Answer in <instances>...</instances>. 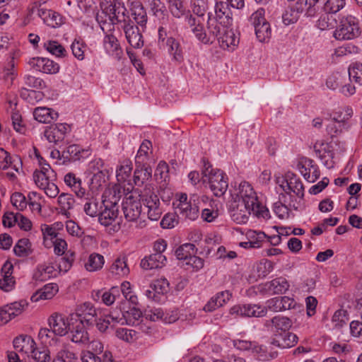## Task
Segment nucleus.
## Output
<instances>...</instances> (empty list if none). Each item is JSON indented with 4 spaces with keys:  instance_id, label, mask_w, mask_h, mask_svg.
I'll use <instances>...</instances> for the list:
<instances>
[{
    "instance_id": "nucleus-9",
    "label": "nucleus",
    "mask_w": 362,
    "mask_h": 362,
    "mask_svg": "<svg viewBox=\"0 0 362 362\" xmlns=\"http://www.w3.org/2000/svg\"><path fill=\"white\" fill-rule=\"evenodd\" d=\"M123 30L125 37L132 47L134 49H141L143 47L144 40L142 32H144V28L141 30L138 26L133 23H128L124 24Z\"/></svg>"
},
{
    "instance_id": "nucleus-15",
    "label": "nucleus",
    "mask_w": 362,
    "mask_h": 362,
    "mask_svg": "<svg viewBox=\"0 0 362 362\" xmlns=\"http://www.w3.org/2000/svg\"><path fill=\"white\" fill-rule=\"evenodd\" d=\"M25 306H27V303L23 300L6 305L0 310V320L3 323L8 322L12 318L20 315Z\"/></svg>"
},
{
    "instance_id": "nucleus-60",
    "label": "nucleus",
    "mask_w": 362,
    "mask_h": 362,
    "mask_svg": "<svg viewBox=\"0 0 362 362\" xmlns=\"http://www.w3.org/2000/svg\"><path fill=\"white\" fill-rule=\"evenodd\" d=\"M253 269L255 270L257 277H264L272 271V262L268 260L260 262L253 267Z\"/></svg>"
},
{
    "instance_id": "nucleus-26",
    "label": "nucleus",
    "mask_w": 362,
    "mask_h": 362,
    "mask_svg": "<svg viewBox=\"0 0 362 362\" xmlns=\"http://www.w3.org/2000/svg\"><path fill=\"white\" fill-rule=\"evenodd\" d=\"M35 345L34 339L28 335H21L13 340L16 351L25 354H30Z\"/></svg>"
},
{
    "instance_id": "nucleus-53",
    "label": "nucleus",
    "mask_w": 362,
    "mask_h": 362,
    "mask_svg": "<svg viewBox=\"0 0 362 362\" xmlns=\"http://www.w3.org/2000/svg\"><path fill=\"white\" fill-rule=\"evenodd\" d=\"M255 34L259 42H265L272 35L270 25L268 22L255 27Z\"/></svg>"
},
{
    "instance_id": "nucleus-12",
    "label": "nucleus",
    "mask_w": 362,
    "mask_h": 362,
    "mask_svg": "<svg viewBox=\"0 0 362 362\" xmlns=\"http://www.w3.org/2000/svg\"><path fill=\"white\" fill-rule=\"evenodd\" d=\"M293 197L290 195V201L288 202L286 195L281 194L279 195V202L274 204V212L280 219L288 218L291 209H298V206L293 202Z\"/></svg>"
},
{
    "instance_id": "nucleus-40",
    "label": "nucleus",
    "mask_w": 362,
    "mask_h": 362,
    "mask_svg": "<svg viewBox=\"0 0 362 362\" xmlns=\"http://www.w3.org/2000/svg\"><path fill=\"white\" fill-rule=\"evenodd\" d=\"M102 11L96 14V21L99 23L103 33L114 31V23L108 21L107 13L105 12L104 4H100Z\"/></svg>"
},
{
    "instance_id": "nucleus-18",
    "label": "nucleus",
    "mask_w": 362,
    "mask_h": 362,
    "mask_svg": "<svg viewBox=\"0 0 362 362\" xmlns=\"http://www.w3.org/2000/svg\"><path fill=\"white\" fill-rule=\"evenodd\" d=\"M217 40L221 48L229 51L234 50L239 43V37L230 27L224 30V32L218 37Z\"/></svg>"
},
{
    "instance_id": "nucleus-54",
    "label": "nucleus",
    "mask_w": 362,
    "mask_h": 362,
    "mask_svg": "<svg viewBox=\"0 0 362 362\" xmlns=\"http://www.w3.org/2000/svg\"><path fill=\"white\" fill-rule=\"evenodd\" d=\"M168 8L171 14L177 18H181L185 14V8L182 0L168 1Z\"/></svg>"
},
{
    "instance_id": "nucleus-5",
    "label": "nucleus",
    "mask_w": 362,
    "mask_h": 362,
    "mask_svg": "<svg viewBox=\"0 0 362 362\" xmlns=\"http://www.w3.org/2000/svg\"><path fill=\"white\" fill-rule=\"evenodd\" d=\"M358 20L352 16H343L334 32L333 36L337 40H348L360 35Z\"/></svg>"
},
{
    "instance_id": "nucleus-22",
    "label": "nucleus",
    "mask_w": 362,
    "mask_h": 362,
    "mask_svg": "<svg viewBox=\"0 0 362 362\" xmlns=\"http://www.w3.org/2000/svg\"><path fill=\"white\" fill-rule=\"evenodd\" d=\"M59 274L57 267L52 264H42L37 266L34 274L33 278L36 281H45L51 278H54Z\"/></svg>"
},
{
    "instance_id": "nucleus-30",
    "label": "nucleus",
    "mask_w": 362,
    "mask_h": 362,
    "mask_svg": "<svg viewBox=\"0 0 362 362\" xmlns=\"http://www.w3.org/2000/svg\"><path fill=\"white\" fill-rule=\"evenodd\" d=\"M64 181L78 198L86 195V189L81 187V180L73 173H68L64 175Z\"/></svg>"
},
{
    "instance_id": "nucleus-52",
    "label": "nucleus",
    "mask_w": 362,
    "mask_h": 362,
    "mask_svg": "<svg viewBox=\"0 0 362 362\" xmlns=\"http://www.w3.org/2000/svg\"><path fill=\"white\" fill-rule=\"evenodd\" d=\"M45 48L49 53L57 57H64L66 54V49L57 41L49 40L44 45Z\"/></svg>"
},
{
    "instance_id": "nucleus-3",
    "label": "nucleus",
    "mask_w": 362,
    "mask_h": 362,
    "mask_svg": "<svg viewBox=\"0 0 362 362\" xmlns=\"http://www.w3.org/2000/svg\"><path fill=\"white\" fill-rule=\"evenodd\" d=\"M202 162L203 182L209 184L210 189L216 197H221L226 193L228 187L226 175L219 169L213 168L205 158H203Z\"/></svg>"
},
{
    "instance_id": "nucleus-6",
    "label": "nucleus",
    "mask_w": 362,
    "mask_h": 362,
    "mask_svg": "<svg viewBox=\"0 0 362 362\" xmlns=\"http://www.w3.org/2000/svg\"><path fill=\"white\" fill-rule=\"evenodd\" d=\"M115 192H114V194L112 195V199L108 197L106 194L103 196V208L99 213L98 221L100 223L104 226H109L112 225L118 216V199L115 196Z\"/></svg>"
},
{
    "instance_id": "nucleus-48",
    "label": "nucleus",
    "mask_w": 362,
    "mask_h": 362,
    "mask_svg": "<svg viewBox=\"0 0 362 362\" xmlns=\"http://www.w3.org/2000/svg\"><path fill=\"white\" fill-rule=\"evenodd\" d=\"M303 11H300L297 9L296 3L293 7H291L285 11L282 15V20L285 25H288L296 23L299 18V16Z\"/></svg>"
},
{
    "instance_id": "nucleus-55",
    "label": "nucleus",
    "mask_w": 362,
    "mask_h": 362,
    "mask_svg": "<svg viewBox=\"0 0 362 362\" xmlns=\"http://www.w3.org/2000/svg\"><path fill=\"white\" fill-rule=\"evenodd\" d=\"M138 333L132 329L118 328L116 330V336L127 342H133L138 338Z\"/></svg>"
},
{
    "instance_id": "nucleus-1",
    "label": "nucleus",
    "mask_w": 362,
    "mask_h": 362,
    "mask_svg": "<svg viewBox=\"0 0 362 362\" xmlns=\"http://www.w3.org/2000/svg\"><path fill=\"white\" fill-rule=\"evenodd\" d=\"M136 192L139 200L136 201L132 195H129L123 201L122 210L128 221L136 222L137 227L143 228L145 226L144 221L138 223L142 205L146 209L147 216L151 221H158L163 214V210L160 199L151 185H146L142 189L138 188Z\"/></svg>"
},
{
    "instance_id": "nucleus-44",
    "label": "nucleus",
    "mask_w": 362,
    "mask_h": 362,
    "mask_svg": "<svg viewBox=\"0 0 362 362\" xmlns=\"http://www.w3.org/2000/svg\"><path fill=\"white\" fill-rule=\"evenodd\" d=\"M13 252L16 255L25 257L30 255L33 250L31 249V243L27 238H22L18 241L13 247Z\"/></svg>"
},
{
    "instance_id": "nucleus-35",
    "label": "nucleus",
    "mask_w": 362,
    "mask_h": 362,
    "mask_svg": "<svg viewBox=\"0 0 362 362\" xmlns=\"http://www.w3.org/2000/svg\"><path fill=\"white\" fill-rule=\"evenodd\" d=\"M156 16L160 21V27L166 30L170 36L176 31L177 27L175 21L170 18L167 13L159 9L156 11Z\"/></svg>"
},
{
    "instance_id": "nucleus-25",
    "label": "nucleus",
    "mask_w": 362,
    "mask_h": 362,
    "mask_svg": "<svg viewBox=\"0 0 362 362\" xmlns=\"http://www.w3.org/2000/svg\"><path fill=\"white\" fill-rule=\"evenodd\" d=\"M152 177V169L147 163H136L134 173V182L137 186L142 185L150 180Z\"/></svg>"
},
{
    "instance_id": "nucleus-19",
    "label": "nucleus",
    "mask_w": 362,
    "mask_h": 362,
    "mask_svg": "<svg viewBox=\"0 0 362 362\" xmlns=\"http://www.w3.org/2000/svg\"><path fill=\"white\" fill-rule=\"evenodd\" d=\"M225 25H232L233 17L230 4L228 1H217L215 6V16Z\"/></svg>"
},
{
    "instance_id": "nucleus-32",
    "label": "nucleus",
    "mask_w": 362,
    "mask_h": 362,
    "mask_svg": "<svg viewBox=\"0 0 362 362\" xmlns=\"http://www.w3.org/2000/svg\"><path fill=\"white\" fill-rule=\"evenodd\" d=\"M166 45L172 61L175 62V66L183 61L182 50L180 43L172 36L168 37Z\"/></svg>"
},
{
    "instance_id": "nucleus-7",
    "label": "nucleus",
    "mask_w": 362,
    "mask_h": 362,
    "mask_svg": "<svg viewBox=\"0 0 362 362\" xmlns=\"http://www.w3.org/2000/svg\"><path fill=\"white\" fill-rule=\"evenodd\" d=\"M71 132V127L66 123H58L47 127L44 136L49 143L57 144L64 140L65 137Z\"/></svg>"
},
{
    "instance_id": "nucleus-16",
    "label": "nucleus",
    "mask_w": 362,
    "mask_h": 362,
    "mask_svg": "<svg viewBox=\"0 0 362 362\" xmlns=\"http://www.w3.org/2000/svg\"><path fill=\"white\" fill-rule=\"evenodd\" d=\"M13 266L7 261L1 268V278L0 279V288L6 292L11 291L15 286L16 280L13 276Z\"/></svg>"
},
{
    "instance_id": "nucleus-10",
    "label": "nucleus",
    "mask_w": 362,
    "mask_h": 362,
    "mask_svg": "<svg viewBox=\"0 0 362 362\" xmlns=\"http://www.w3.org/2000/svg\"><path fill=\"white\" fill-rule=\"evenodd\" d=\"M230 313L241 317H261L267 315V308L257 304L238 305L230 308Z\"/></svg>"
},
{
    "instance_id": "nucleus-43",
    "label": "nucleus",
    "mask_w": 362,
    "mask_h": 362,
    "mask_svg": "<svg viewBox=\"0 0 362 362\" xmlns=\"http://www.w3.org/2000/svg\"><path fill=\"white\" fill-rule=\"evenodd\" d=\"M57 202L60 206L61 213L66 217H69L70 214L69 210L73 207L74 204V199L72 195L62 193L59 196Z\"/></svg>"
},
{
    "instance_id": "nucleus-36",
    "label": "nucleus",
    "mask_w": 362,
    "mask_h": 362,
    "mask_svg": "<svg viewBox=\"0 0 362 362\" xmlns=\"http://www.w3.org/2000/svg\"><path fill=\"white\" fill-rule=\"evenodd\" d=\"M318 1L319 0H298L297 9L303 11L306 16L313 17L318 11V7L316 6Z\"/></svg>"
},
{
    "instance_id": "nucleus-29",
    "label": "nucleus",
    "mask_w": 362,
    "mask_h": 362,
    "mask_svg": "<svg viewBox=\"0 0 362 362\" xmlns=\"http://www.w3.org/2000/svg\"><path fill=\"white\" fill-rule=\"evenodd\" d=\"M59 287L57 284L50 283L45 285L36 291L31 297L32 301L52 299L58 292Z\"/></svg>"
},
{
    "instance_id": "nucleus-41",
    "label": "nucleus",
    "mask_w": 362,
    "mask_h": 362,
    "mask_svg": "<svg viewBox=\"0 0 362 362\" xmlns=\"http://www.w3.org/2000/svg\"><path fill=\"white\" fill-rule=\"evenodd\" d=\"M21 97L31 104H35L43 100L45 94L42 91L30 90L23 88L20 93Z\"/></svg>"
},
{
    "instance_id": "nucleus-58",
    "label": "nucleus",
    "mask_w": 362,
    "mask_h": 362,
    "mask_svg": "<svg viewBox=\"0 0 362 362\" xmlns=\"http://www.w3.org/2000/svg\"><path fill=\"white\" fill-rule=\"evenodd\" d=\"M77 359L76 354L66 347L62 349L52 360V362H74Z\"/></svg>"
},
{
    "instance_id": "nucleus-8",
    "label": "nucleus",
    "mask_w": 362,
    "mask_h": 362,
    "mask_svg": "<svg viewBox=\"0 0 362 362\" xmlns=\"http://www.w3.org/2000/svg\"><path fill=\"white\" fill-rule=\"evenodd\" d=\"M98 314L96 310L92 306L90 303H85L83 305H80L76 309L75 314L70 315L71 320L74 319V317H77L75 319L76 321L78 320V323L83 325H92L95 321Z\"/></svg>"
},
{
    "instance_id": "nucleus-51",
    "label": "nucleus",
    "mask_w": 362,
    "mask_h": 362,
    "mask_svg": "<svg viewBox=\"0 0 362 362\" xmlns=\"http://www.w3.org/2000/svg\"><path fill=\"white\" fill-rule=\"evenodd\" d=\"M290 177V192H293L298 197L303 198L304 196V187L302 182L293 173H288Z\"/></svg>"
},
{
    "instance_id": "nucleus-56",
    "label": "nucleus",
    "mask_w": 362,
    "mask_h": 362,
    "mask_svg": "<svg viewBox=\"0 0 362 362\" xmlns=\"http://www.w3.org/2000/svg\"><path fill=\"white\" fill-rule=\"evenodd\" d=\"M353 115V110L351 107H345L339 109L332 115V119L337 122H344L349 119Z\"/></svg>"
},
{
    "instance_id": "nucleus-14",
    "label": "nucleus",
    "mask_w": 362,
    "mask_h": 362,
    "mask_svg": "<svg viewBox=\"0 0 362 362\" xmlns=\"http://www.w3.org/2000/svg\"><path fill=\"white\" fill-rule=\"evenodd\" d=\"M297 341L296 334L289 332H283L274 334L270 344L281 349H288L295 346Z\"/></svg>"
},
{
    "instance_id": "nucleus-63",
    "label": "nucleus",
    "mask_w": 362,
    "mask_h": 362,
    "mask_svg": "<svg viewBox=\"0 0 362 362\" xmlns=\"http://www.w3.org/2000/svg\"><path fill=\"white\" fill-rule=\"evenodd\" d=\"M191 6L193 13L200 17L205 14L208 8L206 0H192Z\"/></svg>"
},
{
    "instance_id": "nucleus-39",
    "label": "nucleus",
    "mask_w": 362,
    "mask_h": 362,
    "mask_svg": "<svg viewBox=\"0 0 362 362\" xmlns=\"http://www.w3.org/2000/svg\"><path fill=\"white\" fill-rule=\"evenodd\" d=\"M35 362H52L50 351L46 346L35 347L30 353Z\"/></svg>"
},
{
    "instance_id": "nucleus-31",
    "label": "nucleus",
    "mask_w": 362,
    "mask_h": 362,
    "mask_svg": "<svg viewBox=\"0 0 362 362\" xmlns=\"http://www.w3.org/2000/svg\"><path fill=\"white\" fill-rule=\"evenodd\" d=\"M69 337L71 340L80 344H87L89 342L88 333L82 323H78L73 327H71Z\"/></svg>"
},
{
    "instance_id": "nucleus-11",
    "label": "nucleus",
    "mask_w": 362,
    "mask_h": 362,
    "mask_svg": "<svg viewBox=\"0 0 362 362\" xmlns=\"http://www.w3.org/2000/svg\"><path fill=\"white\" fill-rule=\"evenodd\" d=\"M49 327L57 336H64L71 330L69 319L62 314L54 313L48 318Z\"/></svg>"
},
{
    "instance_id": "nucleus-2",
    "label": "nucleus",
    "mask_w": 362,
    "mask_h": 362,
    "mask_svg": "<svg viewBox=\"0 0 362 362\" xmlns=\"http://www.w3.org/2000/svg\"><path fill=\"white\" fill-rule=\"evenodd\" d=\"M233 196V200L229 206L230 216L234 222L245 223L253 214L256 192L250 183L244 181L240 183Z\"/></svg>"
},
{
    "instance_id": "nucleus-62",
    "label": "nucleus",
    "mask_w": 362,
    "mask_h": 362,
    "mask_svg": "<svg viewBox=\"0 0 362 362\" xmlns=\"http://www.w3.org/2000/svg\"><path fill=\"white\" fill-rule=\"evenodd\" d=\"M29 64L32 68H54L55 66L53 61L44 57L33 58Z\"/></svg>"
},
{
    "instance_id": "nucleus-27",
    "label": "nucleus",
    "mask_w": 362,
    "mask_h": 362,
    "mask_svg": "<svg viewBox=\"0 0 362 362\" xmlns=\"http://www.w3.org/2000/svg\"><path fill=\"white\" fill-rule=\"evenodd\" d=\"M33 117L40 123H50L58 118V112L52 108L37 107L33 110Z\"/></svg>"
},
{
    "instance_id": "nucleus-64",
    "label": "nucleus",
    "mask_w": 362,
    "mask_h": 362,
    "mask_svg": "<svg viewBox=\"0 0 362 362\" xmlns=\"http://www.w3.org/2000/svg\"><path fill=\"white\" fill-rule=\"evenodd\" d=\"M11 120L13 129L21 134L26 133V127L22 121V117L18 112H13L11 115Z\"/></svg>"
},
{
    "instance_id": "nucleus-34",
    "label": "nucleus",
    "mask_w": 362,
    "mask_h": 362,
    "mask_svg": "<svg viewBox=\"0 0 362 362\" xmlns=\"http://www.w3.org/2000/svg\"><path fill=\"white\" fill-rule=\"evenodd\" d=\"M119 296V288L117 286H113L107 291H98L94 296V298L97 300L101 298L103 303L106 305H110L114 303L116 300L117 296Z\"/></svg>"
},
{
    "instance_id": "nucleus-37",
    "label": "nucleus",
    "mask_w": 362,
    "mask_h": 362,
    "mask_svg": "<svg viewBox=\"0 0 362 362\" xmlns=\"http://www.w3.org/2000/svg\"><path fill=\"white\" fill-rule=\"evenodd\" d=\"M85 199L86 202L83 206V211L86 214L90 217L98 216L103 206H101L98 199L93 197H86Z\"/></svg>"
},
{
    "instance_id": "nucleus-13",
    "label": "nucleus",
    "mask_w": 362,
    "mask_h": 362,
    "mask_svg": "<svg viewBox=\"0 0 362 362\" xmlns=\"http://www.w3.org/2000/svg\"><path fill=\"white\" fill-rule=\"evenodd\" d=\"M288 281L282 276L267 281L261 286V290L269 295L283 294L289 288Z\"/></svg>"
},
{
    "instance_id": "nucleus-28",
    "label": "nucleus",
    "mask_w": 362,
    "mask_h": 362,
    "mask_svg": "<svg viewBox=\"0 0 362 362\" xmlns=\"http://www.w3.org/2000/svg\"><path fill=\"white\" fill-rule=\"evenodd\" d=\"M109 272L112 276L122 278L129 273V268L127 266L126 257H117L109 268Z\"/></svg>"
},
{
    "instance_id": "nucleus-42",
    "label": "nucleus",
    "mask_w": 362,
    "mask_h": 362,
    "mask_svg": "<svg viewBox=\"0 0 362 362\" xmlns=\"http://www.w3.org/2000/svg\"><path fill=\"white\" fill-rule=\"evenodd\" d=\"M132 11L136 23L142 28H145V25L147 23V15L141 4L139 2H136L134 4Z\"/></svg>"
},
{
    "instance_id": "nucleus-20",
    "label": "nucleus",
    "mask_w": 362,
    "mask_h": 362,
    "mask_svg": "<svg viewBox=\"0 0 362 362\" xmlns=\"http://www.w3.org/2000/svg\"><path fill=\"white\" fill-rule=\"evenodd\" d=\"M114 31H110L105 33L103 44L106 51L115 56L117 59H119L123 54L122 49L120 47L119 41L116 36L113 34Z\"/></svg>"
},
{
    "instance_id": "nucleus-23",
    "label": "nucleus",
    "mask_w": 362,
    "mask_h": 362,
    "mask_svg": "<svg viewBox=\"0 0 362 362\" xmlns=\"http://www.w3.org/2000/svg\"><path fill=\"white\" fill-rule=\"evenodd\" d=\"M166 262L167 258L165 255L160 253H153L143 258L140 265L143 269L146 270L153 269L164 267Z\"/></svg>"
},
{
    "instance_id": "nucleus-24",
    "label": "nucleus",
    "mask_w": 362,
    "mask_h": 362,
    "mask_svg": "<svg viewBox=\"0 0 362 362\" xmlns=\"http://www.w3.org/2000/svg\"><path fill=\"white\" fill-rule=\"evenodd\" d=\"M232 296L229 291H224L217 293L214 296L211 297L210 300L204 307V310L206 312H211L216 308L223 306L228 302Z\"/></svg>"
},
{
    "instance_id": "nucleus-38",
    "label": "nucleus",
    "mask_w": 362,
    "mask_h": 362,
    "mask_svg": "<svg viewBox=\"0 0 362 362\" xmlns=\"http://www.w3.org/2000/svg\"><path fill=\"white\" fill-rule=\"evenodd\" d=\"M272 324L276 331L288 332L292 326L291 320L284 316L277 315L274 317L271 320L267 321L266 325Z\"/></svg>"
},
{
    "instance_id": "nucleus-46",
    "label": "nucleus",
    "mask_w": 362,
    "mask_h": 362,
    "mask_svg": "<svg viewBox=\"0 0 362 362\" xmlns=\"http://www.w3.org/2000/svg\"><path fill=\"white\" fill-rule=\"evenodd\" d=\"M337 23L336 19L329 13L326 12L321 15L317 21L316 26L321 30L332 29Z\"/></svg>"
},
{
    "instance_id": "nucleus-45",
    "label": "nucleus",
    "mask_w": 362,
    "mask_h": 362,
    "mask_svg": "<svg viewBox=\"0 0 362 362\" xmlns=\"http://www.w3.org/2000/svg\"><path fill=\"white\" fill-rule=\"evenodd\" d=\"M69 154V160L76 161L83 159L90 155L88 149L81 148L78 145H71L67 148L66 151Z\"/></svg>"
},
{
    "instance_id": "nucleus-59",
    "label": "nucleus",
    "mask_w": 362,
    "mask_h": 362,
    "mask_svg": "<svg viewBox=\"0 0 362 362\" xmlns=\"http://www.w3.org/2000/svg\"><path fill=\"white\" fill-rule=\"evenodd\" d=\"M11 202L18 210H24L28 204L25 197L21 192H15L11 197Z\"/></svg>"
},
{
    "instance_id": "nucleus-61",
    "label": "nucleus",
    "mask_w": 362,
    "mask_h": 362,
    "mask_svg": "<svg viewBox=\"0 0 362 362\" xmlns=\"http://www.w3.org/2000/svg\"><path fill=\"white\" fill-rule=\"evenodd\" d=\"M345 0H327L324 6V9L329 13H336L345 6Z\"/></svg>"
},
{
    "instance_id": "nucleus-21",
    "label": "nucleus",
    "mask_w": 362,
    "mask_h": 362,
    "mask_svg": "<svg viewBox=\"0 0 362 362\" xmlns=\"http://www.w3.org/2000/svg\"><path fill=\"white\" fill-rule=\"evenodd\" d=\"M230 26V25H225L221 22V20L213 17L209 13L207 21V30L209 36L210 37L211 44L224 32V30H226L227 28Z\"/></svg>"
},
{
    "instance_id": "nucleus-4",
    "label": "nucleus",
    "mask_w": 362,
    "mask_h": 362,
    "mask_svg": "<svg viewBox=\"0 0 362 362\" xmlns=\"http://www.w3.org/2000/svg\"><path fill=\"white\" fill-rule=\"evenodd\" d=\"M176 197V200L173 202L175 214L184 219L196 220L199 217L198 196L193 194L189 200L185 193L177 194Z\"/></svg>"
},
{
    "instance_id": "nucleus-49",
    "label": "nucleus",
    "mask_w": 362,
    "mask_h": 362,
    "mask_svg": "<svg viewBox=\"0 0 362 362\" xmlns=\"http://www.w3.org/2000/svg\"><path fill=\"white\" fill-rule=\"evenodd\" d=\"M195 246L191 243L183 244L175 250V255L178 259L185 262L194 253Z\"/></svg>"
},
{
    "instance_id": "nucleus-33",
    "label": "nucleus",
    "mask_w": 362,
    "mask_h": 362,
    "mask_svg": "<svg viewBox=\"0 0 362 362\" xmlns=\"http://www.w3.org/2000/svg\"><path fill=\"white\" fill-rule=\"evenodd\" d=\"M104 264V257L100 254L93 252L88 256L84 267L89 272H95L101 270Z\"/></svg>"
},
{
    "instance_id": "nucleus-57",
    "label": "nucleus",
    "mask_w": 362,
    "mask_h": 362,
    "mask_svg": "<svg viewBox=\"0 0 362 362\" xmlns=\"http://www.w3.org/2000/svg\"><path fill=\"white\" fill-rule=\"evenodd\" d=\"M132 170V163L127 160L123 163L116 172V177L119 182H124L129 177Z\"/></svg>"
},
{
    "instance_id": "nucleus-47",
    "label": "nucleus",
    "mask_w": 362,
    "mask_h": 362,
    "mask_svg": "<svg viewBox=\"0 0 362 362\" xmlns=\"http://www.w3.org/2000/svg\"><path fill=\"white\" fill-rule=\"evenodd\" d=\"M74 261V253L71 252H68L64 257L59 258L56 265L59 274L60 272H67L71 269Z\"/></svg>"
},
{
    "instance_id": "nucleus-17",
    "label": "nucleus",
    "mask_w": 362,
    "mask_h": 362,
    "mask_svg": "<svg viewBox=\"0 0 362 362\" xmlns=\"http://www.w3.org/2000/svg\"><path fill=\"white\" fill-rule=\"evenodd\" d=\"M11 167L16 172L18 173L22 168V161L19 156H11L8 152L4 148H0V169L6 170Z\"/></svg>"
},
{
    "instance_id": "nucleus-50",
    "label": "nucleus",
    "mask_w": 362,
    "mask_h": 362,
    "mask_svg": "<svg viewBox=\"0 0 362 362\" xmlns=\"http://www.w3.org/2000/svg\"><path fill=\"white\" fill-rule=\"evenodd\" d=\"M151 146V142L148 140H144L142 142L135 158L136 163H146L148 158V151Z\"/></svg>"
}]
</instances>
